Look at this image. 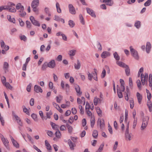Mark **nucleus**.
Here are the masks:
<instances>
[{
  "mask_svg": "<svg viewBox=\"0 0 152 152\" xmlns=\"http://www.w3.org/2000/svg\"><path fill=\"white\" fill-rule=\"evenodd\" d=\"M26 24L27 28H31L32 25L29 21L26 20Z\"/></svg>",
  "mask_w": 152,
  "mask_h": 152,
  "instance_id": "nucleus-40",
  "label": "nucleus"
},
{
  "mask_svg": "<svg viewBox=\"0 0 152 152\" xmlns=\"http://www.w3.org/2000/svg\"><path fill=\"white\" fill-rule=\"evenodd\" d=\"M45 12L49 16H51V14L50 13L49 9L48 8L46 7L45 9Z\"/></svg>",
  "mask_w": 152,
  "mask_h": 152,
  "instance_id": "nucleus-45",
  "label": "nucleus"
},
{
  "mask_svg": "<svg viewBox=\"0 0 152 152\" xmlns=\"http://www.w3.org/2000/svg\"><path fill=\"white\" fill-rule=\"evenodd\" d=\"M137 97L138 103L140 104L141 103V102L142 100V96L140 93L139 92H137Z\"/></svg>",
  "mask_w": 152,
  "mask_h": 152,
  "instance_id": "nucleus-19",
  "label": "nucleus"
},
{
  "mask_svg": "<svg viewBox=\"0 0 152 152\" xmlns=\"http://www.w3.org/2000/svg\"><path fill=\"white\" fill-rule=\"evenodd\" d=\"M118 85H117V86L118 96L119 98H122L123 97V96L121 90L119 89H118Z\"/></svg>",
  "mask_w": 152,
  "mask_h": 152,
  "instance_id": "nucleus-24",
  "label": "nucleus"
},
{
  "mask_svg": "<svg viewBox=\"0 0 152 152\" xmlns=\"http://www.w3.org/2000/svg\"><path fill=\"white\" fill-rule=\"evenodd\" d=\"M4 85L7 88H9L10 89H12V87L8 83L6 82L5 83Z\"/></svg>",
  "mask_w": 152,
  "mask_h": 152,
  "instance_id": "nucleus-35",
  "label": "nucleus"
},
{
  "mask_svg": "<svg viewBox=\"0 0 152 152\" xmlns=\"http://www.w3.org/2000/svg\"><path fill=\"white\" fill-rule=\"evenodd\" d=\"M74 121L73 118L72 116H71L69 118L68 121L71 124H72Z\"/></svg>",
  "mask_w": 152,
  "mask_h": 152,
  "instance_id": "nucleus-64",
  "label": "nucleus"
},
{
  "mask_svg": "<svg viewBox=\"0 0 152 152\" xmlns=\"http://www.w3.org/2000/svg\"><path fill=\"white\" fill-rule=\"evenodd\" d=\"M98 136V132L96 130H94L93 132L92 136L94 138L97 137Z\"/></svg>",
  "mask_w": 152,
  "mask_h": 152,
  "instance_id": "nucleus-29",
  "label": "nucleus"
},
{
  "mask_svg": "<svg viewBox=\"0 0 152 152\" xmlns=\"http://www.w3.org/2000/svg\"><path fill=\"white\" fill-rule=\"evenodd\" d=\"M63 96L61 95H59L58 96H57L56 97V102L58 103H60L61 102V100L62 99Z\"/></svg>",
  "mask_w": 152,
  "mask_h": 152,
  "instance_id": "nucleus-27",
  "label": "nucleus"
},
{
  "mask_svg": "<svg viewBox=\"0 0 152 152\" xmlns=\"http://www.w3.org/2000/svg\"><path fill=\"white\" fill-rule=\"evenodd\" d=\"M137 118L135 119L133 123V128L134 129L135 128L136 125L137 124Z\"/></svg>",
  "mask_w": 152,
  "mask_h": 152,
  "instance_id": "nucleus-54",
  "label": "nucleus"
},
{
  "mask_svg": "<svg viewBox=\"0 0 152 152\" xmlns=\"http://www.w3.org/2000/svg\"><path fill=\"white\" fill-rule=\"evenodd\" d=\"M99 99L95 97L94 100V103L95 105H97L98 104V102H99V101H100Z\"/></svg>",
  "mask_w": 152,
  "mask_h": 152,
  "instance_id": "nucleus-36",
  "label": "nucleus"
},
{
  "mask_svg": "<svg viewBox=\"0 0 152 152\" xmlns=\"http://www.w3.org/2000/svg\"><path fill=\"white\" fill-rule=\"evenodd\" d=\"M125 135L126 139L129 140H131L133 137L131 133L129 134V133H125Z\"/></svg>",
  "mask_w": 152,
  "mask_h": 152,
  "instance_id": "nucleus-15",
  "label": "nucleus"
},
{
  "mask_svg": "<svg viewBox=\"0 0 152 152\" xmlns=\"http://www.w3.org/2000/svg\"><path fill=\"white\" fill-rule=\"evenodd\" d=\"M12 143H13L14 146L17 148L19 147V145L17 142L12 137H10Z\"/></svg>",
  "mask_w": 152,
  "mask_h": 152,
  "instance_id": "nucleus-18",
  "label": "nucleus"
},
{
  "mask_svg": "<svg viewBox=\"0 0 152 152\" xmlns=\"http://www.w3.org/2000/svg\"><path fill=\"white\" fill-rule=\"evenodd\" d=\"M30 19L33 25L39 27L40 26V24L39 22L36 20L33 16H31L30 17Z\"/></svg>",
  "mask_w": 152,
  "mask_h": 152,
  "instance_id": "nucleus-4",
  "label": "nucleus"
},
{
  "mask_svg": "<svg viewBox=\"0 0 152 152\" xmlns=\"http://www.w3.org/2000/svg\"><path fill=\"white\" fill-rule=\"evenodd\" d=\"M45 144L47 149L50 151V152H51V146L47 140H45Z\"/></svg>",
  "mask_w": 152,
  "mask_h": 152,
  "instance_id": "nucleus-20",
  "label": "nucleus"
},
{
  "mask_svg": "<svg viewBox=\"0 0 152 152\" xmlns=\"http://www.w3.org/2000/svg\"><path fill=\"white\" fill-rule=\"evenodd\" d=\"M20 38L21 40H23L24 41H26L27 39L26 37L24 35L20 36Z\"/></svg>",
  "mask_w": 152,
  "mask_h": 152,
  "instance_id": "nucleus-55",
  "label": "nucleus"
},
{
  "mask_svg": "<svg viewBox=\"0 0 152 152\" xmlns=\"http://www.w3.org/2000/svg\"><path fill=\"white\" fill-rule=\"evenodd\" d=\"M15 117L16 120L17 121V123L19 125L21 126H22V123L21 122V120L20 118L18 116L16 115H15Z\"/></svg>",
  "mask_w": 152,
  "mask_h": 152,
  "instance_id": "nucleus-23",
  "label": "nucleus"
},
{
  "mask_svg": "<svg viewBox=\"0 0 152 152\" xmlns=\"http://www.w3.org/2000/svg\"><path fill=\"white\" fill-rule=\"evenodd\" d=\"M69 25L70 27L71 28L73 27L75 25V24L74 21L72 20H69Z\"/></svg>",
  "mask_w": 152,
  "mask_h": 152,
  "instance_id": "nucleus-34",
  "label": "nucleus"
},
{
  "mask_svg": "<svg viewBox=\"0 0 152 152\" xmlns=\"http://www.w3.org/2000/svg\"><path fill=\"white\" fill-rule=\"evenodd\" d=\"M2 141L5 146L7 149L9 150L10 148L9 146V141L6 138L4 139Z\"/></svg>",
  "mask_w": 152,
  "mask_h": 152,
  "instance_id": "nucleus-11",
  "label": "nucleus"
},
{
  "mask_svg": "<svg viewBox=\"0 0 152 152\" xmlns=\"http://www.w3.org/2000/svg\"><path fill=\"white\" fill-rule=\"evenodd\" d=\"M8 5L9 8V12H14L16 11V9L15 8V5L14 4L9 2L8 3Z\"/></svg>",
  "mask_w": 152,
  "mask_h": 152,
  "instance_id": "nucleus-3",
  "label": "nucleus"
},
{
  "mask_svg": "<svg viewBox=\"0 0 152 152\" xmlns=\"http://www.w3.org/2000/svg\"><path fill=\"white\" fill-rule=\"evenodd\" d=\"M90 108V106L89 103L88 102H86V110L87 111V110H89Z\"/></svg>",
  "mask_w": 152,
  "mask_h": 152,
  "instance_id": "nucleus-62",
  "label": "nucleus"
},
{
  "mask_svg": "<svg viewBox=\"0 0 152 152\" xmlns=\"http://www.w3.org/2000/svg\"><path fill=\"white\" fill-rule=\"evenodd\" d=\"M79 108L80 109V113L82 114H83L84 110L83 109L82 106L81 105H79Z\"/></svg>",
  "mask_w": 152,
  "mask_h": 152,
  "instance_id": "nucleus-59",
  "label": "nucleus"
},
{
  "mask_svg": "<svg viewBox=\"0 0 152 152\" xmlns=\"http://www.w3.org/2000/svg\"><path fill=\"white\" fill-rule=\"evenodd\" d=\"M125 68V71L126 75L127 76H129L130 74V71L129 66H126V67Z\"/></svg>",
  "mask_w": 152,
  "mask_h": 152,
  "instance_id": "nucleus-21",
  "label": "nucleus"
},
{
  "mask_svg": "<svg viewBox=\"0 0 152 152\" xmlns=\"http://www.w3.org/2000/svg\"><path fill=\"white\" fill-rule=\"evenodd\" d=\"M114 58L116 59V60H119L120 59V57L118 54L117 52H115L113 54Z\"/></svg>",
  "mask_w": 152,
  "mask_h": 152,
  "instance_id": "nucleus-38",
  "label": "nucleus"
},
{
  "mask_svg": "<svg viewBox=\"0 0 152 152\" xmlns=\"http://www.w3.org/2000/svg\"><path fill=\"white\" fill-rule=\"evenodd\" d=\"M79 17L81 23L83 25H84L85 21L82 15L81 14H80L79 15Z\"/></svg>",
  "mask_w": 152,
  "mask_h": 152,
  "instance_id": "nucleus-31",
  "label": "nucleus"
},
{
  "mask_svg": "<svg viewBox=\"0 0 152 152\" xmlns=\"http://www.w3.org/2000/svg\"><path fill=\"white\" fill-rule=\"evenodd\" d=\"M50 124L53 129L56 130L58 129V126L55 123L51 122Z\"/></svg>",
  "mask_w": 152,
  "mask_h": 152,
  "instance_id": "nucleus-25",
  "label": "nucleus"
},
{
  "mask_svg": "<svg viewBox=\"0 0 152 152\" xmlns=\"http://www.w3.org/2000/svg\"><path fill=\"white\" fill-rule=\"evenodd\" d=\"M134 26L137 28H139L140 26V22L139 21H137L135 23Z\"/></svg>",
  "mask_w": 152,
  "mask_h": 152,
  "instance_id": "nucleus-41",
  "label": "nucleus"
},
{
  "mask_svg": "<svg viewBox=\"0 0 152 152\" xmlns=\"http://www.w3.org/2000/svg\"><path fill=\"white\" fill-rule=\"evenodd\" d=\"M86 10L87 13H88L91 16L94 17H96V15L93 10H91L88 8H86Z\"/></svg>",
  "mask_w": 152,
  "mask_h": 152,
  "instance_id": "nucleus-9",
  "label": "nucleus"
},
{
  "mask_svg": "<svg viewBox=\"0 0 152 152\" xmlns=\"http://www.w3.org/2000/svg\"><path fill=\"white\" fill-rule=\"evenodd\" d=\"M48 67L51 68H53L56 65L55 61L53 60H52L48 63Z\"/></svg>",
  "mask_w": 152,
  "mask_h": 152,
  "instance_id": "nucleus-10",
  "label": "nucleus"
},
{
  "mask_svg": "<svg viewBox=\"0 0 152 152\" xmlns=\"http://www.w3.org/2000/svg\"><path fill=\"white\" fill-rule=\"evenodd\" d=\"M22 108H23V111L24 112L26 113V114L29 113L28 110L24 105L22 106Z\"/></svg>",
  "mask_w": 152,
  "mask_h": 152,
  "instance_id": "nucleus-44",
  "label": "nucleus"
},
{
  "mask_svg": "<svg viewBox=\"0 0 152 152\" xmlns=\"http://www.w3.org/2000/svg\"><path fill=\"white\" fill-rule=\"evenodd\" d=\"M147 104L148 107H152V103L151 102V100L149 101L148 100Z\"/></svg>",
  "mask_w": 152,
  "mask_h": 152,
  "instance_id": "nucleus-61",
  "label": "nucleus"
},
{
  "mask_svg": "<svg viewBox=\"0 0 152 152\" xmlns=\"http://www.w3.org/2000/svg\"><path fill=\"white\" fill-rule=\"evenodd\" d=\"M74 66L75 68L76 69L78 70L80 69L81 66V64L79 61L78 60H77V64L75 63V64Z\"/></svg>",
  "mask_w": 152,
  "mask_h": 152,
  "instance_id": "nucleus-22",
  "label": "nucleus"
},
{
  "mask_svg": "<svg viewBox=\"0 0 152 152\" xmlns=\"http://www.w3.org/2000/svg\"><path fill=\"white\" fill-rule=\"evenodd\" d=\"M75 89L77 93L78 94H79V95H81L82 94V92L80 91V88L77 85L75 86Z\"/></svg>",
  "mask_w": 152,
  "mask_h": 152,
  "instance_id": "nucleus-28",
  "label": "nucleus"
},
{
  "mask_svg": "<svg viewBox=\"0 0 152 152\" xmlns=\"http://www.w3.org/2000/svg\"><path fill=\"white\" fill-rule=\"evenodd\" d=\"M9 66L8 64L6 62H5L4 64V67L5 68V70L7 69V68Z\"/></svg>",
  "mask_w": 152,
  "mask_h": 152,
  "instance_id": "nucleus-60",
  "label": "nucleus"
},
{
  "mask_svg": "<svg viewBox=\"0 0 152 152\" xmlns=\"http://www.w3.org/2000/svg\"><path fill=\"white\" fill-rule=\"evenodd\" d=\"M94 72H92L91 74L93 75V77H94L97 76V73H96V69L94 68Z\"/></svg>",
  "mask_w": 152,
  "mask_h": 152,
  "instance_id": "nucleus-57",
  "label": "nucleus"
},
{
  "mask_svg": "<svg viewBox=\"0 0 152 152\" xmlns=\"http://www.w3.org/2000/svg\"><path fill=\"white\" fill-rule=\"evenodd\" d=\"M76 52L75 50H72L69 51V54L70 56H73L75 55Z\"/></svg>",
  "mask_w": 152,
  "mask_h": 152,
  "instance_id": "nucleus-32",
  "label": "nucleus"
},
{
  "mask_svg": "<svg viewBox=\"0 0 152 152\" xmlns=\"http://www.w3.org/2000/svg\"><path fill=\"white\" fill-rule=\"evenodd\" d=\"M130 93V91L129 87L128 86H127L126 88V91L124 93V95L125 96V99L127 101L128 100V94H129Z\"/></svg>",
  "mask_w": 152,
  "mask_h": 152,
  "instance_id": "nucleus-5",
  "label": "nucleus"
},
{
  "mask_svg": "<svg viewBox=\"0 0 152 152\" xmlns=\"http://www.w3.org/2000/svg\"><path fill=\"white\" fill-rule=\"evenodd\" d=\"M151 48V44L150 42H148L147 43L146 47V51L148 53H149L150 52Z\"/></svg>",
  "mask_w": 152,
  "mask_h": 152,
  "instance_id": "nucleus-14",
  "label": "nucleus"
},
{
  "mask_svg": "<svg viewBox=\"0 0 152 152\" xmlns=\"http://www.w3.org/2000/svg\"><path fill=\"white\" fill-rule=\"evenodd\" d=\"M149 118L146 117L144 118L143 120L142 123L141 127V129L143 130L146 127L148 124Z\"/></svg>",
  "mask_w": 152,
  "mask_h": 152,
  "instance_id": "nucleus-2",
  "label": "nucleus"
},
{
  "mask_svg": "<svg viewBox=\"0 0 152 152\" xmlns=\"http://www.w3.org/2000/svg\"><path fill=\"white\" fill-rule=\"evenodd\" d=\"M137 87L139 89H141V83L140 80H138L137 81Z\"/></svg>",
  "mask_w": 152,
  "mask_h": 152,
  "instance_id": "nucleus-53",
  "label": "nucleus"
},
{
  "mask_svg": "<svg viewBox=\"0 0 152 152\" xmlns=\"http://www.w3.org/2000/svg\"><path fill=\"white\" fill-rule=\"evenodd\" d=\"M95 123V119L93 118L92 120H91V126L92 128H93Z\"/></svg>",
  "mask_w": 152,
  "mask_h": 152,
  "instance_id": "nucleus-47",
  "label": "nucleus"
},
{
  "mask_svg": "<svg viewBox=\"0 0 152 152\" xmlns=\"http://www.w3.org/2000/svg\"><path fill=\"white\" fill-rule=\"evenodd\" d=\"M52 114V112L51 110L49 112H47L46 115L47 118H50V116Z\"/></svg>",
  "mask_w": 152,
  "mask_h": 152,
  "instance_id": "nucleus-51",
  "label": "nucleus"
},
{
  "mask_svg": "<svg viewBox=\"0 0 152 152\" xmlns=\"http://www.w3.org/2000/svg\"><path fill=\"white\" fill-rule=\"evenodd\" d=\"M130 107L131 109H133L134 106V102L133 100L132 99L130 100Z\"/></svg>",
  "mask_w": 152,
  "mask_h": 152,
  "instance_id": "nucleus-46",
  "label": "nucleus"
},
{
  "mask_svg": "<svg viewBox=\"0 0 152 152\" xmlns=\"http://www.w3.org/2000/svg\"><path fill=\"white\" fill-rule=\"evenodd\" d=\"M104 146V143H102V144H101L100 145L99 149H98V150L96 152H101L103 150Z\"/></svg>",
  "mask_w": 152,
  "mask_h": 152,
  "instance_id": "nucleus-42",
  "label": "nucleus"
},
{
  "mask_svg": "<svg viewBox=\"0 0 152 152\" xmlns=\"http://www.w3.org/2000/svg\"><path fill=\"white\" fill-rule=\"evenodd\" d=\"M56 7L57 12L59 13L61 12V11L60 7V5L58 2H56Z\"/></svg>",
  "mask_w": 152,
  "mask_h": 152,
  "instance_id": "nucleus-30",
  "label": "nucleus"
},
{
  "mask_svg": "<svg viewBox=\"0 0 152 152\" xmlns=\"http://www.w3.org/2000/svg\"><path fill=\"white\" fill-rule=\"evenodd\" d=\"M48 66V63L47 62H45L43 64L42 66V69L43 71H45L46 70V68Z\"/></svg>",
  "mask_w": 152,
  "mask_h": 152,
  "instance_id": "nucleus-33",
  "label": "nucleus"
},
{
  "mask_svg": "<svg viewBox=\"0 0 152 152\" xmlns=\"http://www.w3.org/2000/svg\"><path fill=\"white\" fill-rule=\"evenodd\" d=\"M96 112L99 116H101L102 115V111L99 107H97L96 109Z\"/></svg>",
  "mask_w": 152,
  "mask_h": 152,
  "instance_id": "nucleus-37",
  "label": "nucleus"
},
{
  "mask_svg": "<svg viewBox=\"0 0 152 152\" xmlns=\"http://www.w3.org/2000/svg\"><path fill=\"white\" fill-rule=\"evenodd\" d=\"M55 135H56L57 138L59 139L61 138V134L59 129L56 130V132L55 133Z\"/></svg>",
  "mask_w": 152,
  "mask_h": 152,
  "instance_id": "nucleus-26",
  "label": "nucleus"
},
{
  "mask_svg": "<svg viewBox=\"0 0 152 152\" xmlns=\"http://www.w3.org/2000/svg\"><path fill=\"white\" fill-rule=\"evenodd\" d=\"M61 18L58 16L55 15L54 16V20L58 21H60Z\"/></svg>",
  "mask_w": 152,
  "mask_h": 152,
  "instance_id": "nucleus-63",
  "label": "nucleus"
},
{
  "mask_svg": "<svg viewBox=\"0 0 152 152\" xmlns=\"http://www.w3.org/2000/svg\"><path fill=\"white\" fill-rule=\"evenodd\" d=\"M97 124H100V126L101 129H102L104 126V121L103 119H102V121L101 119H98Z\"/></svg>",
  "mask_w": 152,
  "mask_h": 152,
  "instance_id": "nucleus-13",
  "label": "nucleus"
},
{
  "mask_svg": "<svg viewBox=\"0 0 152 152\" xmlns=\"http://www.w3.org/2000/svg\"><path fill=\"white\" fill-rule=\"evenodd\" d=\"M88 75V79L90 80L91 81L92 80V78L93 77V75L89 72H88L87 73Z\"/></svg>",
  "mask_w": 152,
  "mask_h": 152,
  "instance_id": "nucleus-50",
  "label": "nucleus"
},
{
  "mask_svg": "<svg viewBox=\"0 0 152 152\" xmlns=\"http://www.w3.org/2000/svg\"><path fill=\"white\" fill-rule=\"evenodd\" d=\"M106 71L105 69H104L101 73V77L102 78H104L105 76Z\"/></svg>",
  "mask_w": 152,
  "mask_h": 152,
  "instance_id": "nucleus-49",
  "label": "nucleus"
},
{
  "mask_svg": "<svg viewBox=\"0 0 152 152\" xmlns=\"http://www.w3.org/2000/svg\"><path fill=\"white\" fill-rule=\"evenodd\" d=\"M68 143L70 149L72 150H73L74 149V147L76 146L75 144L74 143H73L70 139L68 140Z\"/></svg>",
  "mask_w": 152,
  "mask_h": 152,
  "instance_id": "nucleus-8",
  "label": "nucleus"
},
{
  "mask_svg": "<svg viewBox=\"0 0 152 152\" xmlns=\"http://www.w3.org/2000/svg\"><path fill=\"white\" fill-rule=\"evenodd\" d=\"M47 134L50 137H52L53 135V133L50 131H48Z\"/></svg>",
  "mask_w": 152,
  "mask_h": 152,
  "instance_id": "nucleus-56",
  "label": "nucleus"
},
{
  "mask_svg": "<svg viewBox=\"0 0 152 152\" xmlns=\"http://www.w3.org/2000/svg\"><path fill=\"white\" fill-rule=\"evenodd\" d=\"M34 91L37 93L42 92V90L41 88L39 86L37 85H35L34 86Z\"/></svg>",
  "mask_w": 152,
  "mask_h": 152,
  "instance_id": "nucleus-12",
  "label": "nucleus"
},
{
  "mask_svg": "<svg viewBox=\"0 0 152 152\" xmlns=\"http://www.w3.org/2000/svg\"><path fill=\"white\" fill-rule=\"evenodd\" d=\"M69 12L72 14H75L76 11L75 8L72 4L69 5Z\"/></svg>",
  "mask_w": 152,
  "mask_h": 152,
  "instance_id": "nucleus-6",
  "label": "nucleus"
},
{
  "mask_svg": "<svg viewBox=\"0 0 152 152\" xmlns=\"http://www.w3.org/2000/svg\"><path fill=\"white\" fill-rule=\"evenodd\" d=\"M19 22L20 23V25L21 26H23L24 25V23L22 20V19L19 18L18 19Z\"/></svg>",
  "mask_w": 152,
  "mask_h": 152,
  "instance_id": "nucleus-52",
  "label": "nucleus"
},
{
  "mask_svg": "<svg viewBox=\"0 0 152 152\" xmlns=\"http://www.w3.org/2000/svg\"><path fill=\"white\" fill-rule=\"evenodd\" d=\"M151 0H148L144 4L145 6L147 7L149 6L151 4Z\"/></svg>",
  "mask_w": 152,
  "mask_h": 152,
  "instance_id": "nucleus-43",
  "label": "nucleus"
},
{
  "mask_svg": "<svg viewBox=\"0 0 152 152\" xmlns=\"http://www.w3.org/2000/svg\"><path fill=\"white\" fill-rule=\"evenodd\" d=\"M100 1L103 3H106L107 5L111 6L113 4V1L112 0H100Z\"/></svg>",
  "mask_w": 152,
  "mask_h": 152,
  "instance_id": "nucleus-7",
  "label": "nucleus"
},
{
  "mask_svg": "<svg viewBox=\"0 0 152 152\" xmlns=\"http://www.w3.org/2000/svg\"><path fill=\"white\" fill-rule=\"evenodd\" d=\"M141 79L142 83V85H144L145 84V81H147V80L143 79V77H142V74H141Z\"/></svg>",
  "mask_w": 152,
  "mask_h": 152,
  "instance_id": "nucleus-48",
  "label": "nucleus"
},
{
  "mask_svg": "<svg viewBox=\"0 0 152 152\" xmlns=\"http://www.w3.org/2000/svg\"><path fill=\"white\" fill-rule=\"evenodd\" d=\"M118 145V142L117 141H115L113 147V149L114 150V151H115Z\"/></svg>",
  "mask_w": 152,
  "mask_h": 152,
  "instance_id": "nucleus-58",
  "label": "nucleus"
},
{
  "mask_svg": "<svg viewBox=\"0 0 152 152\" xmlns=\"http://www.w3.org/2000/svg\"><path fill=\"white\" fill-rule=\"evenodd\" d=\"M130 51L132 56L136 59H138L139 58V56L137 51L132 48L131 46L130 47Z\"/></svg>",
  "mask_w": 152,
  "mask_h": 152,
  "instance_id": "nucleus-1",
  "label": "nucleus"
},
{
  "mask_svg": "<svg viewBox=\"0 0 152 152\" xmlns=\"http://www.w3.org/2000/svg\"><path fill=\"white\" fill-rule=\"evenodd\" d=\"M39 4V0H34L31 3V7H37Z\"/></svg>",
  "mask_w": 152,
  "mask_h": 152,
  "instance_id": "nucleus-16",
  "label": "nucleus"
},
{
  "mask_svg": "<svg viewBox=\"0 0 152 152\" xmlns=\"http://www.w3.org/2000/svg\"><path fill=\"white\" fill-rule=\"evenodd\" d=\"M4 94L5 96V99L6 100V101L7 103V105H8V107H10V103L9 102V99L7 96L5 92H4Z\"/></svg>",
  "mask_w": 152,
  "mask_h": 152,
  "instance_id": "nucleus-39",
  "label": "nucleus"
},
{
  "mask_svg": "<svg viewBox=\"0 0 152 152\" xmlns=\"http://www.w3.org/2000/svg\"><path fill=\"white\" fill-rule=\"evenodd\" d=\"M110 55L109 52L107 51H104L101 54V56L102 58H104Z\"/></svg>",
  "mask_w": 152,
  "mask_h": 152,
  "instance_id": "nucleus-17",
  "label": "nucleus"
}]
</instances>
